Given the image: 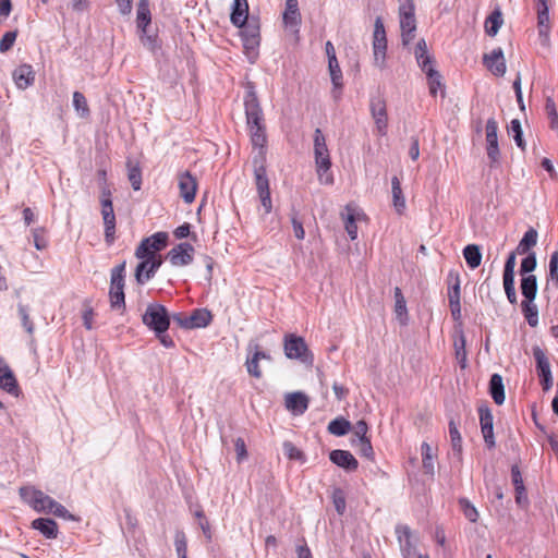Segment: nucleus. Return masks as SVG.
<instances>
[{
	"instance_id": "1",
	"label": "nucleus",
	"mask_w": 558,
	"mask_h": 558,
	"mask_svg": "<svg viewBox=\"0 0 558 558\" xmlns=\"http://www.w3.org/2000/svg\"><path fill=\"white\" fill-rule=\"evenodd\" d=\"M246 123L250 129L251 142L259 151H265L267 136L263 123V110L253 86H250L244 97Z\"/></svg>"
},
{
	"instance_id": "2",
	"label": "nucleus",
	"mask_w": 558,
	"mask_h": 558,
	"mask_svg": "<svg viewBox=\"0 0 558 558\" xmlns=\"http://www.w3.org/2000/svg\"><path fill=\"white\" fill-rule=\"evenodd\" d=\"M253 168L256 190L265 213L268 214L271 211L272 204L269 190V180L267 178L266 171L265 151H259L258 155L253 158Z\"/></svg>"
},
{
	"instance_id": "3",
	"label": "nucleus",
	"mask_w": 558,
	"mask_h": 558,
	"mask_svg": "<svg viewBox=\"0 0 558 558\" xmlns=\"http://www.w3.org/2000/svg\"><path fill=\"white\" fill-rule=\"evenodd\" d=\"M314 155L319 181L326 184L332 183L331 175L328 174L325 177V173L331 167V161L326 145V138L320 129H316L314 133Z\"/></svg>"
},
{
	"instance_id": "4",
	"label": "nucleus",
	"mask_w": 558,
	"mask_h": 558,
	"mask_svg": "<svg viewBox=\"0 0 558 558\" xmlns=\"http://www.w3.org/2000/svg\"><path fill=\"white\" fill-rule=\"evenodd\" d=\"M414 0H401L399 7L401 38L404 46L409 45L414 38L416 29V20L414 14Z\"/></svg>"
},
{
	"instance_id": "5",
	"label": "nucleus",
	"mask_w": 558,
	"mask_h": 558,
	"mask_svg": "<svg viewBox=\"0 0 558 558\" xmlns=\"http://www.w3.org/2000/svg\"><path fill=\"white\" fill-rule=\"evenodd\" d=\"M142 320L155 332H166L170 326V318L167 308L158 303L148 304Z\"/></svg>"
},
{
	"instance_id": "6",
	"label": "nucleus",
	"mask_w": 558,
	"mask_h": 558,
	"mask_svg": "<svg viewBox=\"0 0 558 558\" xmlns=\"http://www.w3.org/2000/svg\"><path fill=\"white\" fill-rule=\"evenodd\" d=\"M100 204L105 227V241L108 245H111L116 240V215L111 199V191L108 187L101 190Z\"/></svg>"
},
{
	"instance_id": "7",
	"label": "nucleus",
	"mask_w": 558,
	"mask_h": 558,
	"mask_svg": "<svg viewBox=\"0 0 558 558\" xmlns=\"http://www.w3.org/2000/svg\"><path fill=\"white\" fill-rule=\"evenodd\" d=\"M125 262L117 265L111 269L110 278V303L112 308H121L125 306L124 301V274H125Z\"/></svg>"
},
{
	"instance_id": "8",
	"label": "nucleus",
	"mask_w": 558,
	"mask_h": 558,
	"mask_svg": "<svg viewBox=\"0 0 558 558\" xmlns=\"http://www.w3.org/2000/svg\"><path fill=\"white\" fill-rule=\"evenodd\" d=\"M20 496L37 512L50 513L52 506H54V499L34 487H21Z\"/></svg>"
},
{
	"instance_id": "9",
	"label": "nucleus",
	"mask_w": 558,
	"mask_h": 558,
	"mask_svg": "<svg viewBox=\"0 0 558 558\" xmlns=\"http://www.w3.org/2000/svg\"><path fill=\"white\" fill-rule=\"evenodd\" d=\"M387 37L381 17L375 20L373 34V51L375 65L383 69L386 61Z\"/></svg>"
},
{
	"instance_id": "10",
	"label": "nucleus",
	"mask_w": 558,
	"mask_h": 558,
	"mask_svg": "<svg viewBox=\"0 0 558 558\" xmlns=\"http://www.w3.org/2000/svg\"><path fill=\"white\" fill-rule=\"evenodd\" d=\"M140 259L141 263L135 269V280L138 284H144L155 276L162 264V258L160 255L150 254Z\"/></svg>"
},
{
	"instance_id": "11",
	"label": "nucleus",
	"mask_w": 558,
	"mask_h": 558,
	"mask_svg": "<svg viewBox=\"0 0 558 558\" xmlns=\"http://www.w3.org/2000/svg\"><path fill=\"white\" fill-rule=\"evenodd\" d=\"M140 259L141 263L135 269V280L138 284H144L155 276L162 264V258L160 255L150 254Z\"/></svg>"
},
{
	"instance_id": "12",
	"label": "nucleus",
	"mask_w": 558,
	"mask_h": 558,
	"mask_svg": "<svg viewBox=\"0 0 558 558\" xmlns=\"http://www.w3.org/2000/svg\"><path fill=\"white\" fill-rule=\"evenodd\" d=\"M169 235L167 232H157L142 240L135 251L137 258H143L150 254H156L167 246Z\"/></svg>"
},
{
	"instance_id": "13",
	"label": "nucleus",
	"mask_w": 558,
	"mask_h": 558,
	"mask_svg": "<svg viewBox=\"0 0 558 558\" xmlns=\"http://www.w3.org/2000/svg\"><path fill=\"white\" fill-rule=\"evenodd\" d=\"M173 320L181 327L186 329L204 328L207 327L211 320L213 315L206 308H198L187 317H182L181 314L173 315Z\"/></svg>"
},
{
	"instance_id": "14",
	"label": "nucleus",
	"mask_w": 558,
	"mask_h": 558,
	"mask_svg": "<svg viewBox=\"0 0 558 558\" xmlns=\"http://www.w3.org/2000/svg\"><path fill=\"white\" fill-rule=\"evenodd\" d=\"M498 124L494 118H490L486 122L485 133H486V153L487 157L490 161V167H494L499 163L500 160V150L498 146Z\"/></svg>"
},
{
	"instance_id": "15",
	"label": "nucleus",
	"mask_w": 558,
	"mask_h": 558,
	"mask_svg": "<svg viewBox=\"0 0 558 558\" xmlns=\"http://www.w3.org/2000/svg\"><path fill=\"white\" fill-rule=\"evenodd\" d=\"M284 354L291 360H301L305 362L308 356V348L305 340L293 333L286 335L283 340Z\"/></svg>"
},
{
	"instance_id": "16",
	"label": "nucleus",
	"mask_w": 558,
	"mask_h": 558,
	"mask_svg": "<svg viewBox=\"0 0 558 558\" xmlns=\"http://www.w3.org/2000/svg\"><path fill=\"white\" fill-rule=\"evenodd\" d=\"M448 301L452 318L454 320L461 317V288L460 277L456 271H450L448 275Z\"/></svg>"
},
{
	"instance_id": "17",
	"label": "nucleus",
	"mask_w": 558,
	"mask_h": 558,
	"mask_svg": "<svg viewBox=\"0 0 558 558\" xmlns=\"http://www.w3.org/2000/svg\"><path fill=\"white\" fill-rule=\"evenodd\" d=\"M194 252L190 243L183 242L172 247L167 257L173 266H186L193 262Z\"/></svg>"
},
{
	"instance_id": "18",
	"label": "nucleus",
	"mask_w": 558,
	"mask_h": 558,
	"mask_svg": "<svg viewBox=\"0 0 558 558\" xmlns=\"http://www.w3.org/2000/svg\"><path fill=\"white\" fill-rule=\"evenodd\" d=\"M396 534L400 544V549L404 558H415L416 549L413 542L411 529L408 525L399 524L396 526Z\"/></svg>"
},
{
	"instance_id": "19",
	"label": "nucleus",
	"mask_w": 558,
	"mask_h": 558,
	"mask_svg": "<svg viewBox=\"0 0 558 558\" xmlns=\"http://www.w3.org/2000/svg\"><path fill=\"white\" fill-rule=\"evenodd\" d=\"M371 112L375 120L376 128L380 134L386 133L387 129V110L386 101L381 97H375L371 100Z\"/></svg>"
},
{
	"instance_id": "20",
	"label": "nucleus",
	"mask_w": 558,
	"mask_h": 558,
	"mask_svg": "<svg viewBox=\"0 0 558 558\" xmlns=\"http://www.w3.org/2000/svg\"><path fill=\"white\" fill-rule=\"evenodd\" d=\"M179 189L180 195L186 204L194 202L197 191V182L189 171L179 175Z\"/></svg>"
},
{
	"instance_id": "21",
	"label": "nucleus",
	"mask_w": 558,
	"mask_h": 558,
	"mask_svg": "<svg viewBox=\"0 0 558 558\" xmlns=\"http://www.w3.org/2000/svg\"><path fill=\"white\" fill-rule=\"evenodd\" d=\"M282 20L286 27L291 28L294 34H299L301 13L298 0H286V10Z\"/></svg>"
},
{
	"instance_id": "22",
	"label": "nucleus",
	"mask_w": 558,
	"mask_h": 558,
	"mask_svg": "<svg viewBox=\"0 0 558 558\" xmlns=\"http://www.w3.org/2000/svg\"><path fill=\"white\" fill-rule=\"evenodd\" d=\"M483 61L494 75L502 76L506 73V62L501 48H496L489 54H485Z\"/></svg>"
},
{
	"instance_id": "23",
	"label": "nucleus",
	"mask_w": 558,
	"mask_h": 558,
	"mask_svg": "<svg viewBox=\"0 0 558 558\" xmlns=\"http://www.w3.org/2000/svg\"><path fill=\"white\" fill-rule=\"evenodd\" d=\"M480 423L482 434L485 440V444L488 448H493L495 446V437H494V428H493V414L488 408H480Z\"/></svg>"
},
{
	"instance_id": "24",
	"label": "nucleus",
	"mask_w": 558,
	"mask_h": 558,
	"mask_svg": "<svg viewBox=\"0 0 558 558\" xmlns=\"http://www.w3.org/2000/svg\"><path fill=\"white\" fill-rule=\"evenodd\" d=\"M329 459L332 463L349 472L355 471L359 466L357 460L347 450H332L329 454Z\"/></svg>"
},
{
	"instance_id": "25",
	"label": "nucleus",
	"mask_w": 558,
	"mask_h": 558,
	"mask_svg": "<svg viewBox=\"0 0 558 558\" xmlns=\"http://www.w3.org/2000/svg\"><path fill=\"white\" fill-rule=\"evenodd\" d=\"M13 80L20 89H25L33 85L35 81V73L32 65L22 64L17 66L13 72Z\"/></svg>"
},
{
	"instance_id": "26",
	"label": "nucleus",
	"mask_w": 558,
	"mask_h": 558,
	"mask_svg": "<svg viewBox=\"0 0 558 558\" xmlns=\"http://www.w3.org/2000/svg\"><path fill=\"white\" fill-rule=\"evenodd\" d=\"M308 397L303 392H292L286 396V407L294 414H303L308 408Z\"/></svg>"
},
{
	"instance_id": "27",
	"label": "nucleus",
	"mask_w": 558,
	"mask_h": 558,
	"mask_svg": "<svg viewBox=\"0 0 558 558\" xmlns=\"http://www.w3.org/2000/svg\"><path fill=\"white\" fill-rule=\"evenodd\" d=\"M537 28L541 44L548 45L550 31L548 7H537Z\"/></svg>"
},
{
	"instance_id": "28",
	"label": "nucleus",
	"mask_w": 558,
	"mask_h": 558,
	"mask_svg": "<svg viewBox=\"0 0 558 558\" xmlns=\"http://www.w3.org/2000/svg\"><path fill=\"white\" fill-rule=\"evenodd\" d=\"M32 527L38 530L47 538H57L58 525L57 523L47 518H38L32 522Z\"/></svg>"
},
{
	"instance_id": "29",
	"label": "nucleus",
	"mask_w": 558,
	"mask_h": 558,
	"mask_svg": "<svg viewBox=\"0 0 558 558\" xmlns=\"http://www.w3.org/2000/svg\"><path fill=\"white\" fill-rule=\"evenodd\" d=\"M0 387L10 393H13L17 389L16 379L2 359H0Z\"/></svg>"
},
{
	"instance_id": "30",
	"label": "nucleus",
	"mask_w": 558,
	"mask_h": 558,
	"mask_svg": "<svg viewBox=\"0 0 558 558\" xmlns=\"http://www.w3.org/2000/svg\"><path fill=\"white\" fill-rule=\"evenodd\" d=\"M533 356L536 362L538 377L551 376L550 363L545 351L538 345H535L533 347Z\"/></svg>"
},
{
	"instance_id": "31",
	"label": "nucleus",
	"mask_w": 558,
	"mask_h": 558,
	"mask_svg": "<svg viewBox=\"0 0 558 558\" xmlns=\"http://www.w3.org/2000/svg\"><path fill=\"white\" fill-rule=\"evenodd\" d=\"M489 392L496 404L501 405L505 402V387L502 377L499 374H493L489 380Z\"/></svg>"
},
{
	"instance_id": "32",
	"label": "nucleus",
	"mask_w": 558,
	"mask_h": 558,
	"mask_svg": "<svg viewBox=\"0 0 558 558\" xmlns=\"http://www.w3.org/2000/svg\"><path fill=\"white\" fill-rule=\"evenodd\" d=\"M525 301H534L537 294V279L534 275L523 276L520 284Z\"/></svg>"
},
{
	"instance_id": "33",
	"label": "nucleus",
	"mask_w": 558,
	"mask_h": 558,
	"mask_svg": "<svg viewBox=\"0 0 558 558\" xmlns=\"http://www.w3.org/2000/svg\"><path fill=\"white\" fill-rule=\"evenodd\" d=\"M422 71L426 74L430 96L436 97L444 87L440 73L435 70L434 64Z\"/></svg>"
},
{
	"instance_id": "34",
	"label": "nucleus",
	"mask_w": 558,
	"mask_h": 558,
	"mask_svg": "<svg viewBox=\"0 0 558 558\" xmlns=\"http://www.w3.org/2000/svg\"><path fill=\"white\" fill-rule=\"evenodd\" d=\"M392 204L398 214H403L405 209V199L402 193L401 183L398 177L391 179Z\"/></svg>"
},
{
	"instance_id": "35",
	"label": "nucleus",
	"mask_w": 558,
	"mask_h": 558,
	"mask_svg": "<svg viewBox=\"0 0 558 558\" xmlns=\"http://www.w3.org/2000/svg\"><path fill=\"white\" fill-rule=\"evenodd\" d=\"M414 54L421 70L427 69L428 66L433 65L434 60L428 54L427 45L424 39H420L417 41Z\"/></svg>"
},
{
	"instance_id": "36",
	"label": "nucleus",
	"mask_w": 558,
	"mask_h": 558,
	"mask_svg": "<svg viewBox=\"0 0 558 558\" xmlns=\"http://www.w3.org/2000/svg\"><path fill=\"white\" fill-rule=\"evenodd\" d=\"M248 17V3H239V0H233L232 12L230 15L231 23L234 26H243Z\"/></svg>"
},
{
	"instance_id": "37",
	"label": "nucleus",
	"mask_w": 558,
	"mask_h": 558,
	"mask_svg": "<svg viewBox=\"0 0 558 558\" xmlns=\"http://www.w3.org/2000/svg\"><path fill=\"white\" fill-rule=\"evenodd\" d=\"M150 10L148 0H140L137 5L136 23L137 27L146 33V27L150 24Z\"/></svg>"
},
{
	"instance_id": "38",
	"label": "nucleus",
	"mask_w": 558,
	"mask_h": 558,
	"mask_svg": "<svg viewBox=\"0 0 558 558\" xmlns=\"http://www.w3.org/2000/svg\"><path fill=\"white\" fill-rule=\"evenodd\" d=\"M421 454H422V464L424 472L429 475H434L435 473V464L434 459L436 454L433 451V448L428 442H423L421 446Z\"/></svg>"
},
{
	"instance_id": "39",
	"label": "nucleus",
	"mask_w": 558,
	"mask_h": 558,
	"mask_svg": "<svg viewBox=\"0 0 558 558\" xmlns=\"http://www.w3.org/2000/svg\"><path fill=\"white\" fill-rule=\"evenodd\" d=\"M463 256L468 266L472 269L477 268L482 262V253L478 245L469 244L463 248Z\"/></svg>"
},
{
	"instance_id": "40",
	"label": "nucleus",
	"mask_w": 558,
	"mask_h": 558,
	"mask_svg": "<svg viewBox=\"0 0 558 558\" xmlns=\"http://www.w3.org/2000/svg\"><path fill=\"white\" fill-rule=\"evenodd\" d=\"M522 313L527 324L531 327H536L538 325V310L534 301H525L521 302Z\"/></svg>"
},
{
	"instance_id": "41",
	"label": "nucleus",
	"mask_w": 558,
	"mask_h": 558,
	"mask_svg": "<svg viewBox=\"0 0 558 558\" xmlns=\"http://www.w3.org/2000/svg\"><path fill=\"white\" fill-rule=\"evenodd\" d=\"M537 231L534 228H530L519 242L517 247V252L519 254H525L530 248L536 245L537 243Z\"/></svg>"
},
{
	"instance_id": "42",
	"label": "nucleus",
	"mask_w": 558,
	"mask_h": 558,
	"mask_svg": "<svg viewBox=\"0 0 558 558\" xmlns=\"http://www.w3.org/2000/svg\"><path fill=\"white\" fill-rule=\"evenodd\" d=\"M327 429L335 436H343L351 430V423L344 417H337L328 424Z\"/></svg>"
},
{
	"instance_id": "43",
	"label": "nucleus",
	"mask_w": 558,
	"mask_h": 558,
	"mask_svg": "<svg viewBox=\"0 0 558 558\" xmlns=\"http://www.w3.org/2000/svg\"><path fill=\"white\" fill-rule=\"evenodd\" d=\"M502 24L501 12L496 10L485 21V32L489 36H495Z\"/></svg>"
},
{
	"instance_id": "44",
	"label": "nucleus",
	"mask_w": 558,
	"mask_h": 558,
	"mask_svg": "<svg viewBox=\"0 0 558 558\" xmlns=\"http://www.w3.org/2000/svg\"><path fill=\"white\" fill-rule=\"evenodd\" d=\"M449 436H450V442L452 447V451L460 456L462 452V437L458 429V425L456 424L454 420H450L449 422Z\"/></svg>"
},
{
	"instance_id": "45",
	"label": "nucleus",
	"mask_w": 558,
	"mask_h": 558,
	"mask_svg": "<svg viewBox=\"0 0 558 558\" xmlns=\"http://www.w3.org/2000/svg\"><path fill=\"white\" fill-rule=\"evenodd\" d=\"M29 307L24 304L17 305V313L22 322V326L24 327L25 331L33 337L35 332V325L29 316Z\"/></svg>"
},
{
	"instance_id": "46",
	"label": "nucleus",
	"mask_w": 558,
	"mask_h": 558,
	"mask_svg": "<svg viewBox=\"0 0 558 558\" xmlns=\"http://www.w3.org/2000/svg\"><path fill=\"white\" fill-rule=\"evenodd\" d=\"M73 107L81 118L89 116V107L85 96L81 92L73 93Z\"/></svg>"
},
{
	"instance_id": "47",
	"label": "nucleus",
	"mask_w": 558,
	"mask_h": 558,
	"mask_svg": "<svg viewBox=\"0 0 558 558\" xmlns=\"http://www.w3.org/2000/svg\"><path fill=\"white\" fill-rule=\"evenodd\" d=\"M243 48L246 57L253 63L257 58V49L260 44V38H242Z\"/></svg>"
},
{
	"instance_id": "48",
	"label": "nucleus",
	"mask_w": 558,
	"mask_h": 558,
	"mask_svg": "<svg viewBox=\"0 0 558 558\" xmlns=\"http://www.w3.org/2000/svg\"><path fill=\"white\" fill-rule=\"evenodd\" d=\"M328 68L330 72L331 82L335 87H341L342 86V72L339 65V62L337 60V57L330 58V61H328Z\"/></svg>"
},
{
	"instance_id": "49",
	"label": "nucleus",
	"mask_w": 558,
	"mask_h": 558,
	"mask_svg": "<svg viewBox=\"0 0 558 558\" xmlns=\"http://www.w3.org/2000/svg\"><path fill=\"white\" fill-rule=\"evenodd\" d=\"M241 29L242 38H260L259 25L256 21H246L243 26H239Z\"/></svg>"
},
{
	"instance_id": "50",
	"label": "nucleus",
	"mask_w": 558,
	"mask_h": 558,
	"mask_svg": "<svg viewBox=\"0 0 558 558\" xmlns=\"http://www.w3.org/2000/svg\"><path fill=\"white\" fill-rule=\"evenodd\" d=\"M352 445L357 449V452L367 459H373L374 450L371 444L369 438H361V440L355 441L352 439Z\"/></svg>"
},
{
	"instance_id": "51",
	"label": "nucleus",
	"mask_w": 558,
	"mask_h": 558,
	"mask_svg": "<svg viewBox=\"0 0 558 558\" xmlns=\"http://www.w3.org/2000/svg\"><path fill=\"white\" fill-rule=\"evenodd\" d=\"M174 546L178 558L187 557V541L183 531H177L174 535Z\"/></svg>"
},
{
	"instance_id": "52",
	"label": "nucleus",
	"mask_w": 558,
	"mask_h": 558,
	"mask_svg": "<svg viewBox=\"0 0 558 558\" xmlns=\"http://www.w3.org/2000/svg\"><path fill=\"white\" fill-rule=\"evenodd\" d=\"M331 499L336 511L338 514L342 515L347 508L344 492L341 488H335L332 490Z\"/></svg>"
},
{
	"instance_id": "53",
	"label": "nucleus",
	"mask_w": 558,
	"mask_h": 558,
	"mask_svg": "<svg viewBox=\"0 0 558 558\" xmlns=\"http://www.w3.org/2000/svg\"><path fill=\"white\" fill-rule=\"evenodd\" d=\"M508 132L513 135V140H514L515 144L518 145V147H520L522 150H524L525 149V143H524L523 137H522L521 123H520V121L518 119H513L510 122V125L508 128Z\"/></svg>"
},
{
	"instance_id": "54",
	"label": "nucleus",
	"mask_w": 558,
	"mask_h": 558,
	"mask_svg": "<svg viewBox=\"0 0 558 558\" xmlns=\"http://www.w3.org/2000/svg\"><path fill=\"white\" fill-rule=\"evenodd\" d=\"M259 355L260 354H254L252 356H248L246 359V362H245V366H246V369H247V373L252 376V377H255V378H260L262 377V371H260V367H259Z\"/></svg>"
},
{
	"instance_id": "55",
	"label": "nucleus",
	"mask_w": 558,
	"mask_h": 558,
	"mask_svg": "<svg viewBox=\"0 0 558 558\" xmlns=\"http://www.w3.org/2000/svg\"><path fill=\"white\" fill-rule=\"evenodd\" d=\"M504 288L507 295L508 301L511 304L517 303V292L514 288V275H504Z\"/></svg>"
},
{
	"instance_id": "56",
	"label": "nucleus",
	"mask_w": 558,
	"mask_h": 558,
	"mask_svg": "<svg viewBox=\"0 0 558 558\" xmlns=\"http://www.w3.org/2000/svg\"><path fill=\"white\" fill-rule=\"evenodd\" d=\"M459 504L464 517L470 522L475 523L478 519V511L476 508L468 499L464 498L460 499Z\"/></svg>"
},
{
	"instance_id": "57",
	"label": "nucleus",
	"mask_w": 558,
	"mask_h": 558,
	"mask_svg": "<svg viewBox=\"0 0 558 558\" xmlns=\"http://www.w3.org/2000/svg\"><path fill=\"white\" fill-rule=\"evenodd\" d=\"M395 312L397 317L401 319L402 316L407 315V305L401 289L398 287L395 288Z\"/></svg>"
},
{
	"instance_id": "58",
	"label": "nucleus",
	"mask_w": 558,
	"mask_h": 558,
	"mask_svg": "<svg viewBox=\"0 0 558 558\" xmlns=\"http://www.w3.org/2000/svg\"><path fill=\"white\" fill-rule=\"evenodd\" d=\"M283 451H284V454L290 460H299L301 462L305 461L304 453L300 449H298L291 441L283 442Z\"/></svg>"
},
{
	"instance_id": "59",
	"label": "nucleus",
	"mask_w": 558,
	"mask_h": 558,
	"mask_svg": "<svg viewBox=\"0 0 558 558\" xmlns=\"http://www.w3.org/2000/svg\"><path fill=\"white\" fill-rule=\"evenodd\" d=\"M548 280L558 287V250L550 255Z\"/></svg>"
},
{
	"instance_id": "60",
	"label": "nucleus",
	"mask_w": 558,
	"mask_h": 558,
	"mask_svg": "<svg viewBox=\"0 0 558 558\" xmlns=\"http://www.w3.org/2000/svg\"><path fill=\"white\" fill-rule=\"evenodd\" d=\"M456 356L459 360L461 367H465L466 351H465V338L463 335L460 336L459 340L454 341Z\"/></svg>"
},
{
	"instance_id": "61",
	"label": "nucleus",
	"mask_w": 558,
	"mask_h": 558,
	"mask_svg": "<svg viewBox=\"0 0 558 558\" xmlns=\"http://www.w3.org/2000/svg\"><path fill=\"white\" fill-rule=\"evenodd\" d=\"M32 235L34 239V245L37 250H45L48 245L47 239L45 236L44 228H35L32 230Z\"/></svg>"
},
{
	"instance_id": "62",
	"label": "nucleus",
	"mask_w": 558,
	"mask_h": 558,
	"mask_svg": "<svg viewBox=\"0 0 558 558\" xmlns=\"http://www.w3.org/2000/svg\"><path fill=\"white\" fill-rule=\"evenodd\" d=\"M536 255L535 253H530L525 258L522 259L520 266V272L524 276L525 274L532 272L536 268Z\"/></svg>"
},
{
	"instance_id": "63",
	"label": "nucleus",
	"mask_w": 558,
	"mask_h": 558,
	"mask_svg": "<svg viewBox=\"0 0 558 558\" xmlns=\"http://www.w3.org/2000/svg\"><path fill=\"white\" fill-rule=\"evenodd\" d=\"M129 181L135 191H138L142 185V172L137 166L129 167Z\"/></svg>"
},
{
	"instance_id": "64",
	"label": "nucleus",
	"mask_w": 558,
	"mask_h": 558,
	"mask_svg": "<svg viewBox=\"0 0 558 558\" xmlns=\"http://www.w3.org/2000/svg\"><path fill=\"white\" fill-rule=\"evenodd\" d=\"M16 36H17V32L16 31H13V32H7L1 40H0V51L1 52H7L9 51L13 45H14V41L16 39Z\"/></svg>"
}]
</instances>
